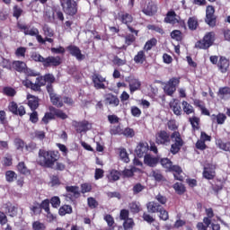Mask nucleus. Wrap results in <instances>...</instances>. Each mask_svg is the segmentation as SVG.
<instances>
[{
  "label": "nucleus",
  "mask_w": 230,
  "mask_h": 230,
  "mask_svg": "<svg viewBox=\"0 0 230 230\" xmlns=\"http://www.w3.org/2000/svg\"><path fill=\"white\" fill-rule=\"evenodd\" d=\"M60 155L58 151H46L40 149L39 151V163L40 166H45V168H53L55 163L58 161Z\"/></svg>",
  "instance_id": "f257e3e1"
},
{
  "label": "nucleus",
  "mask_w": 230,
  "mask_h": 230,
  "mask_svg": "<svg viewBox=\"0 0 230 230\" xmlns=\"http://www.w3.org/2000/svg\"><path fill=\"white\" fill-rule=\"evenodd\" d=\"M171 141L172 144L171 145L170 152L172 155H175L184 146V139H182V136L179 131H174L171 134Z\"/></svg>",
  "instance_id": "f03ea898"
},
{
  "label": "nucleus",
  "mask_w": 230,
  "mask_h": 230,
  "mask_svg": "<svg viewBox=\"0 0 230 230\" xmlns=\"http://www.w3.org/2000/svg\"><path fill=\"white\" fill-rule=\"evenodd\" d=\"M163 168H165L169 172H174V178L177 181H183L184 176L182 174V169L178 165H172V161L168 158H163L161 160Z\"/></svg>",
  "instance_id": "7ed1b4c3"
},
{
  "label": "nucleus",
  "mask_w": 230,
  "mask_h": 230,
  "mask_svg": "<svg viewBox=\"0 0 230 230\" xmlns=\"http://www.w3.org/2000/svg\"><path fill=\"white\" fill-rule=\"evenodd\" d=\"M216 37L217 35L214 31L207 32L203 39L195 44V48L199 49H208V48H211V45L215 43Z\"/></svg>",
  "instance_id": "20e7f679"
},
{
  "label": "nucleus",
  "mask_w": 230,
  "mask_h": 230,
  "mask_svg": "<svg viewBox=\"0 0 230 230\" xmlns=\"http://www.w3.org/2000/svg\"><path fill=\"white\" fill-rule=\"evenodd\" d=\"M181 84V80L177 77L171 78L164 85V91L168 96H172L177 91V85Z\"/></svg>",
  "instance_id": "39448f33"
},
{
  "label": "nucleus",
  "mask_w": 230,
  "mask_h": 230,
  "mask_svg": "<svg viewBox=\"0 0 230 230\" xmlns=\"http://www.w3.org/2000/svg\"><path fill=\"white\" fill-rule=\"evenodd\" d=\"M155 141L157 145H169L171 143L170 133L166 130H160L155 135Z\"/></svg>",
  "instance_id": "423d86ee"
},
{
  "label": "nucleus",
  "mask_w": 230,
  "mask_h": 230,
  "mask_svg": "<svg viewBox=\"0 0 230 230\" xmlns=\"http://www.w3.org/2000/svg\"><path fill=\"white\" fill-rule=\"evenodd\" d=\"M205 22L214 28L217 26V18L215 17V7L208 5L206 10V19Z\"/></svg>",
  "instance_id": "0eeeda50"
},
{
  "label": "nucleus",
  "mask_w": 230,
  "mask_h": 230,
  "mask_svg": "<svg viewBox=\"0 0 230 230\" xmlns=\"http://www.w3.org/2000/svg\"><path fill=\"white\" fill-rule=\"evenodd\" d=\"M65 13L66 15H76L78 13V4L75 0H67L66 2V6L63 7Z\"/></svg>",
  "instance_id": "6e6552de"
},
{
  "label": "nucleus",
  "mask_w": 230,
  "mask_h": 230,
  "mask_svg": "<svg viewBox=\"0 0 230 230\" xmlns=\"http://www.w3.org/2000/svg\"><path fill=\"white\" fill-rule=\"evenodd\" d=\"M13 66L16 71L19 73H27L29 76H37V74L33 72V70L26 68V63L22 61H14Z\"/></svg>",
  "instance_id": "1a4fd4ad"
},
{
  "label": "nucleus",
  "mask_w": 230,
  "mask_h": 230,
  "mask_svg": "<svg viewBox=\"0 0 230 230\" xmlns=\"http://www.w3.org/2000/svg\"><path fill=\"white\" fill-rule=\"evenodd\" d=\"M127 82L129 85V91L131 94L133 93H136V91H139V89H141V81H139V79L129 76L127 78Z\"/></svg>",
  "instance_id": "9d476101"
},
{
  "label": "nucleus",
  "mask_w": 230,
  "mask_h": 230,
  "mask_svg": "<svg viewBox=\"0 0 230 230\" xmlns=\"http://www.w3.org/2000/svg\"><path fill=\"white\" fill-rule=\"evenodd\" d=\"M74 127L76 132L82 134V132H87V130H91L92 125L87 120H83L81 122H74Z\"/></svg>",
  "instance_id": "9b49d317"
},
{
  "label": "nucleus",
  "mask_w": 230,
  "mask_h": 230,
  "mask_svg": "<svg viewBox=\"0 0 230 230\" xmlns=\"http://www.w3.org/2000/svg\"><path fill=\"white\" fill-rule=\"evenodd\" d=\"M8 109L10 112H13V114H16L18 116H24V114H26V110L24 109V106H18L15 102H10Z\"/></svg>",
  "instance_id": "f8f14e48"
},
{
  "label": "nucleus",
  "mask_w": 230,
  "mask_h": 230,
  "mask_svg": "<svg viewBox=\"0 0 230 230\" xmlns=\"http://www.w3.org/2000/svg\"><path fill=\"white\" fill-rule=\"evenodd\" d=\"M93 82L95 89H105V82L107 80L101 75L94 74L93 75Z\"/></svg>",
  "instance_id": "ddd939ff"
},
{
  "label": "nucleus",
  "mask_w": 230,
  "mask_h": 230,
  "mask_svg": "<svg viewBox=\"0 0 230 230\" xmlns=\"http://www.w3.org/2000/svg\"><path fill=\"white\" fill-rule=\"evenodd\" d=\"M217 167L213 164L204 167L203 177L208 181H212L214 177H216L217 172H215Z\"/></svg>",
  "instance_id": "4468645a"
},
{
  "label": "nucleus",
  "mask_w": 230,
  "mask_h": 230,
  "mask_svg": "<svg viewBox=\"0 0 230 230\" xmlns=\"http://www.w3.org/2000/svg\"><path fill=\"white\" fill-rule=\"evenodd\" d=\"M66 49L69 51L70 55L75 57L77 60H84V58H85V56L82 54V50L75 45L68 46Z\"/></svg>",
  "instance_id": "2eb2a0df"
},
{
  "label": "nucleus",
  "mask_w": 230,
  "mask_h": 230,
  "mask_svg": "<svg viewBox=\"0 0 230 230\" xmlns=\"http://www.w3.org/2000/svg\"><path fill=\"white\" fill-rule=\"evenodd\" d=\"M159 163V158L157 156H154L152 155H144V164L149 166L150 168H154L157 166Z\"/></svg>",
  "instance_id": "dca6fc26"
},
{
  "label": "nucleus",
  "mask_w": 230,
  "mask_h": 230,
  "mask_svg": "<svg viewBox=\"0 0 230 230\" xmlns=\"http://www.w3.org/2000/svg\"><path fill=\"white\" fill-rule=\"evenodd\" d=\"M61 64V59L60 57H49L45 58L43 62L44 67H49L51 66H60Z\"/></svg>",
  "instance_id": "f3484780"
},
{
  "label": "nucleus",
  "mask_w": 230,
  "mask_h": 230,
  "mask_svg": "<svg viewBox=\"0 0 230 230\" xmlns=\"http://www.w3.org/2000/svg\"><path fill=\"white\" fill-rule=\"evenodd\" d=\"M150 150L148 146V143L143 142L138 144V146L136 148V154L137 157H143V155H147L146 153Z\"/></svg>",
  "instance_id": "a211bd4d"
},
{
  "label": "nucleus",
  "mask_w": 230,
  "mask_h": 230,
  "mask_svg": "<svg viewBox=\"0 0 230 230\" xmlns=\"http://www.w3.org/2000/svg\"><path fill=\"white\" fill-rule=\"evenodd\" d=\"M217 67L221 73H227V69H229V59L221 57L217 62Z\"/></svg>",
  "instance_id": "6ab92c4d"
},
{
  "label": "nucleus",
  "mask_w": 230,
  "mask_h": 230,
  "mask_svg": "<svg viewBox=\"0 0 230 230\" xmlns=\"http://www.w3.org/2000/svg\"><path fill=\"white\" fill-rule=\"evenodd\" d=\"M212 123H217V125H224L226 123V119H227V116L224 113H218L217 115L210 116Z\"/></svg>",
  "instance_id": "aec40b11"
},
{
  "label": "nucleus",
  "mask_w": 230,
  "mask_h": 230,
  "mask_svg": "<svg viewBox=\"0 0 230 230\" xmlns=\"http://www.w3.org/2000/svg\"><path fill=\"white\" fill-rule=\"evenodd\" d=\"M143 13L145 15L152 16L155 12H157V6L154 4L153 3L148 2L145 7L142 9Z\"/></svg>",
  "instance_id": "412c9836"
},
{
  "label": "nucleus",
  "mask_w": 230,
  "mask_h": 230,
  "mask_svg": "<svg viewBox=\"0 0 230 230\" xmlns=\"http://www.w3.org/2000/svg\"><path fill=\"white\" fill-rule=\"evenodd\" d=\"M28 105L31 111H35L39 108V98L31 94L27 95Z\"/></svg>",
  "instance_id": "4be33fe9"
},
{
  "label": "nucleus",
  "mask_w": 230,
  "mask_h": 230,
  "mask_svg": "<svg viewBox=\"0 0 230 230\" xmlns=\"http://www.w3.org/2000/svg\"><path fill=\"white\" fill-rule=\"evenodd\" d=\"M164 21L165 22H169V24H177L181 21V18L175 14V12H169Z\"/></svg>",
  "instance_id": "5701e85b"
},
{
  "label": "nucleus",
  "mask_w": 230,
  "mask_h": 230,
  "mask_svg": "<svg viewBox=\"0 0 230 230\" xmlns=\"http://www.w3.org/2000/svg\"><path fill=\"white\" fill-rule=\"evenodd\" d=\"M105 101L106 103H108V105H111V107H118V105H119V99L118 96L111 93L106 95Z\"/></svg>",
  "instance_id": "b1692460"
},
{
  "label": "nucleus",
  "mask_w": 230,
  "mask_h": 230,
  "mask_svg": "<svg viewBox=\"0 0 230 230\" xmlns=\"http://www.w3.org/2000/svg\"><path fill=\"white\" fill-rule=\"evenodd\" d=\"M170 107L176 116H181V114H182V108H181V103H179V101L173 100L171 102Z\"/></svg>",
  "instance_id": "393cba45"
},
{
  "label": "nucleus",
  "mask_w": 230,
  "mask_h": 230,
  "mask_svg": "<svg viewBox=\"0 0 230 230\" xmlns=\"http://www.w3.org/2000/svg\"><path fill=\"white\" fill-rule=\"evenodd\" d=\"M217 148L224 150V152H230V142H224L222 139H217L216 141Z\"/></svg>",
  "instance_id": "a878e982"
},
{
  "label": "nucleus",
  "mask_w": 230,
  "mask_h": 230,
  "mask_svg": "<svg viewBox=\"0 0 230 230\" xmlns=\"http://www.w3.org/2000/svg\"><path fill=\"white\" fill-rule=\"evenodd\" d=\"M211 226V219L209 217H204L203 223L199 222L197 224L198 230H208V228Z\"/></svg>",
  "instance_id": "bb28decb"
},
{
  "label": "nucleus",
  "mask_w": 230,
  "mask_h": 230,
  "mask_svg": "<svg viewBox=\"0 0 230 230\" xmlns=\"http://www.w3.org/2000/svg\"><path fill=\"white\" fill-rule=\"evenodd\" d=\"M149 213H159L161 209V205L155 203V201H150L146 205Z\"/></svg>",
  "instance_id": "cd10ccee"
},
{
  "label": "nucleus",
  "mask_w": 230,
  "mask_h": 230,
  "mask_svg": "<svg viewBox=\"0 0 230 230\" xmlns=\"http://www.w3.org/2000/svg\"><path fill=\"white\" fill-rule=\"evenodd\" d=\"M66 190L69 195L75 197V199L80 197V190L76 186H66Z\"/></svg>",
  "instance_id": "c85d7f7f"
},
{
  "label": "nucleus",
  "mask_w": 230,
  "mask_h": 230,
  "mask_svg": "<svg viewBox=\"0 0 230 230\" xmlns=\"http://www.w3.org/2000/svg\"><path fill=\"white\" fill-rule=\"evenodd\" d=\"M71 213H73V208L69 205H64L58 210L60 217H66V215H71Z\"/></svg>",
  "instance_id": "c756f323"
},
{
  "label": "nucleus",
  "mask_w": 230,
  "mask_h": 230,
  "mask_svg": "<svg viewBox=\"0 0 230 230\" xmlns=\"http://www.w3.org/2000/svg\"><path fill=\"white\" fill-rule=\"evenodd\" d=\"M145 60H146V56L143 50L138 51L137 54L134 57V62L136 64H143Z\"/></svg>",
  "instance_id": "7c9ffc66"
},
{
  "label": "nucleus",
  "mask_w": 230,
  "mask_h": 230,
  "mask_svg": "<svg viewBox=\"0 0 230 230\" xmlns=\"http://www.w3.org/2000/svg\"><path fill=\"white\" fill-rule=\"evenodd\" d=\"M50 102L55 105L56 107H63L64 103L62 102V98L60 96L54 93V95H50Z\"/></svg>",
  "instance_id": "2f4dec72"
},
{
  "label": "nucleus",
  "mask_w": 230,
  "mask_h": 230,
  "mask_svg": "<svg viewBox=\"0 0 230 230\" xmlns=\"http://www.w3.org/2000/svg\"><path fill=\"white\" fill-rule=\"evenodd\" d=\"M218 96L223 100H226V98H230V88L229 87L220 88L218 91Z\"/></svg>",
  "instance_id": "473e14b6"
},
{
  "label": "nucleus",
  "mask_w": 230,
  "mask_h": 230,
  "mask_svg": "<svg viewBox=\"0 0 230 230\" xmlns=\"http://www.w3.org/2000/svg\"><path fill=\"white\" fill-rule=\"evenodd\" d=\"M198 26H199V20L197 19V17L195 16L190 17L188 20V27L193 31V30H197Z\"/></svg>",
  "instance_id": "72a5a7b5"
},
{
  "label": "nucleus",
  "mask_w": 230,
  "mask_h": 230,
  "mask_svg": "<svg viewBox=\"0 0 230 230\" xmlns=\"http://www.w3.org/2000/svg\"><path fill=\"white\" fill-rule=\"evenodd\" d=\"M183 111L186 112L187 114H193L195 112V110L193 109V106L190 104L188 102L183 101L181 102Z\"/></svg>",
  "instance_id": "f704fd0d"
},
{
  "label": "nucleus",
  "mask_w": 230,
  "mask_h": 230,
  "mask_svg": "<svg viewBox=\"0 0 230 230\" xmlns=\"http://www.w3.org/2000/svg\"><path fill=\"white\" fill-rule=\"evenodd\" d=\"M151 177H154L155 181H156L157 182H161V181H164V177L163 176V174L161 173V171L159 170H153L151 172Z\"/></svg>",
  "instance_id": "c9c22d12"
},
{
  "label": "nucleus",
  "mask_w": 230,
  "mask_h": 230,
  "mask_svg": "<svg viewBox=\"0 0 230 230\" xmlns=\"http://www.w3.org/2000/svg\"><path fill=\"white\" fill-rule=\"evenodd\" d=\"M134 226H136V223H134V219L127 218L126 220H124L123 227L125 230L134 229Z\"/></svg>",
  "instance_id": "e433bc0d"
},
{
  "label": "nucleus",
  "mask_w": 230,
  "mask_h": 230,
  "mask_svg": "<svg viewBox=\"0 0 230 230\" xmlns=\"http://www.w3.org/2000/svg\"><path fill=\"white\" fill-rule=\"evenodd\" d=\"M17 179V173L13 171H7L5 172V180L7 182H13Z\"/></svg>",
  "instance_id": "4c0bfd02"
},
{
  "label": "nucleus",
  "mask_w": 230,
  "mask_h": 230,
  "mask_svg": "<svg viewBox=\"0 0 230 230\" xmlns=\"http://www.w3.org/2000/svg\"><path fill=\"white\" fill-rule=\"evenodd\" d=\"M173 190H175V191H176V193H178V195H182V193H184V191H186V188L181 182H176L173 185Z\"/></svg>",
  "instance_id": "58836bf2"
},
{
  "label": "nucleus",
  "mask_w": 230,
  "mask_h": 230,
  "mask_svg": "<svg viewBox=\"0 0 230 230\" xmlns=\"http://www.w3.org/2000/svg\"><path fill=\"white\" fill-rule=\"evenodd\" d=\"M155 44H157V40L155 38H153L146 42L144 49L146 51H150V49H152L154 46H155Z\"/></svg>",
  "instance_id": "ea45409f"
},
{
  "label": "nucleus",
  "mask_w": 230,
  "mask_h": 230,
  "mask_svg": "<svg viewBox=\"0 0 230 230\" xmlns=\"http://www.w3.org/2000/svg\"><path fill=\"white\" fill-rule=\"evenodd\" d=\"M32 230H46V224L40 220L32 222Z\"/></svg>",
  "instance_id": "a19ab883"
},
{
  "label": "nucleus",
  "mask_w": 230,
  "mask_h": 230,
  "mask_svg": "<svg viewBox=\"0 0 230 230\" xmlns=\"http://www.w3.org/2000/svg\"><path fill=\"white\" fill-rule=\"evenodd\" d=\"M120 21L123 24H130V22L134 21V18H132V15L126 13L120 16Z\"/></svg>",
  "instance_id": "79ce46f5"
},
{
  "label": "nucleus",
  "mask_w": 230,
  "mask_h": 230,
  "mask_svg": "<svg viewBox=\"0 0 230 230\" xmlns=\"http://www.w3.org/2000/svg\"><path fill=\"white\" fill-rule=\"evenodd\" d=\"M17 170L20 173H22L23 175L30 173V170H28V167H26L23 162L18 164Z\"/></svg>",
  "instance_id": "37998d69"
},
{
  "label": "nucleus",
  "mask_w": 230,
  "mask_h": 230,
  "mask_svg": "<svg viewBox=\"0 0 230 230\" xmlns=\"http://www.w3.org/2000/svg\"><path fill=\"white\" fill-rule=\"evenodd\" d=\"M129 209L131 213H139L141 211V205L137 202H132L129 204Z\"/></svg>",
  "instance_id": "c03bdc74"
},
{
  "label": "nucleus",
  "mask_w": 230,
  "mask_h": 230,
  "mask_svg": "<svg viewBox=\"0 0 230 230\" xmlns=\"http://www.w3.org/2000/svg\"><path fill=\"white\" fill-rule=\"evenodd\" d=\"M119 158L124 163H130V158H128V154L127 153V149H120V151H119Z\"/></svg>",
  "instance_id": "a18cd8bd"
},
{
  "label": "nucleus",
  "mask_w": 230,
  "mask_h": 230,
  "mask_svg": "<svg viewBox=\"0 0 230 230\" xmlns=\"http://www.w3.org/2000/svg\"><path fill=\"white\" fill-rule=\"evenodd\" d=\"M158 213L160 220H164V222H166V220H168V218L170 217V216L168 215V211H166V209L163 208L158 210Z\"/></svg>",
  "instance_id": "49530a36"
},
{
  "label": "nucleus",
  "mask_w": 230,
  "mask_h": 230,
  "mask_svg": "<svg viewBox=\"0 0 230 230\" xmlns=\"http://www.w3.org/2000/svg\"><path fill=\"white\" fill-rule=\"evenodd\" d=\"M24 35H30L31 37H35L36 35H39V29L27 27V30H25L24 31Z\"/></svg>",
  "instance_id": "de8ad7c7"
},
{
  "label": "nucleus",
  "mask_w": 230,
  "mask_h": 230,
  "mask_svg": "<svg viewBox=\"0 0 230 230\" xmlns=\"http://www.w3.org/2000/svg\"><path fill=\"white\" fill-rule=\"evenodd\" d=\"M171 37L174 40H182V32L181 31L175 30L171 32Z\"/></svg>",
  "instance_id": "09e8293b"
},
{
  "label": "nucleus",
  "mask_w": 230,
  "mask_h": 230,
  "mask_svg": "<svg viewBox=\"0 0 230 230\" xmlns=\"http://www.w3.org/2000/svg\"><path fill=\"white\" fill-rule=\"evenodd\" d=\"M190 121L194 130H199V123H200V119L197 117H192L190 119Z\"/></svg>",
  "instance_id": "8fccbe9b"
},
{
  "label": "nucleus",
  "mask_w": 230,
  "mask_h": 230,
  "mask_svg": "<svg viewBox=\"0 0 230 230\" xmlns=\"http://www.w3.org/2000/svg\"><path fill=\"white\" fill-rule=\"evenodd\" d=\"M110 181H119V172L116 170H112L108 176Z\"/></svg>",
  "instance_id": "3c124183"
},
{
  "label": "nucleus",
  "mask_w": 230,
  "mask_h": 230,
  "mask_svg": "<svg viewBox=\"0 0 230 230\" xmlns=\"http://www.w3.org/2000/svg\"><path fill=\"white\" fill-rule=\"evenodd\" d=\"M122 135L126 137H134V136H136V132L132 128H127L122 130Z\"/></svg>",
  "instance_id": "603ef678"
},
{
  "label": "nucleus",
  "mask_w": 230,
  "mask_h": 230,
  "mask_svg": "<svg viewBox=\"0 0 230 230\" xmlns=\"http://www.w3.org/2000/svg\"><path fill=\"white\" fill-rule=\"evenodd\" d=\"M137 168L136 167H131L130 169H125L122 172V175L124 177H132V175H134V172H137Z\"/></svg>",
  "instance_id": "864d4df0"
},
{
  "label": "nucleus",
  "mask_w": 230,
  "mask_h": 230,
  "mask_svg": "<svg viewBox=\"0 0 230 230\" xmlns=\"http://www.w3.org/2000/svg\"><path fill=\"white\" fill-rule=\"evenodd\" d=\"M110 132H111V136L123 135V129H121V127H119V126L113 127Z\"/></svg>",
  "instance_id": "5fc2aeb1"
},
{
  "label": "nucleus",
  "mask_w": 230,
  "mask_h": 230,
  "mask_svg": "<svg viewBox=\"0 0 230 230\" xmlns=\"http://www.w3.org/2000/svg\"><path fill=\"white\" fill-rule=\"evenodd\" d=\"M50 204L52 206V208H60V198L54 196L51 198L50 199Z\"/></svg>",
  "instance_id": "6e6d98bb"
},
{
  "label": "nucleus",
  "mask_w": 230,
  "mask_h": 230,
  "mask_svg": "<svg viewBox=\"0 0 230 230\" xmlns=\"http://www.w3.org/2000/svg\"><path fill=\"white\" fill-rule=\"evenodd\" d=\"M54 116L60 118V119H67V114L64 113L61 110L54 109Z\"/></svg>",
  "instance_id": "4d7b16f0"
},
{
  "label": "nucleus",
  "mask_w": 230,
  "mask_h": 230,
  "mask_svg": "<svg viewBox=\"0 0 230 230\" xmlns=\"http://www.w3.org/2000/svg\"><path fill=\"white\" fill-rule=\"evenodd\" d=\"M31 58L34 60V62H42V64H44V57L40 56V54L37 52L31 54Z\"/></svg>",
  "instance_id": "13d9d810"
},
{
  "label": "nucleus",
  "mask_w": 230,
  "mask_h": 230,
  "mask_svg": "<svg viewBox=\"0 0 230 230\" xmlns=\"http://www.w3.org/2000/svg\"><path fill=\"white\" fill-rule=\"evenodd\" d=\"M7 213L9 217H15L17 215V207L10 205L7 207Z\"/></svg>",
  "instance_id": "bf43d9fd"
},
{
  "label": "nucleus",
  "mask_w": 230,
  "mask_h": 230,
  "mask_svg": "<svg viewBox=\"0 0 230 230\" xmlns=\"http://www.w3.org/2000/svg\"><path fill=\"white\" fill-rule=\"evenodd\" d=\"M16 93L15 89L12 87L4 88V94H5V96H15Z\"/></svg>",
  "instance_id": "052dcab7"
},
{
  "label": "nucleus",
  "mask_w": 230,
  "mask_h": 230,
  "mask_svg": "<svg viewBox=\"0 0 230 230\" xmlns=\"http://www.w3.org/2000/svg\"><path fill=\"white\" fill-rule=\"evenodd\" d=\"M167 127L169 130H177L179 128V125H177V121L171 119L167 122Z\"/></svg>",
  "instance_id": "680f3d73"
},
{
  "label": "nucleus",
  "mask_w": 230,
  "mask_h": 230,
  "mask_svg": "<svg viewBox=\"0 0 230 230\" xmlns=\"http://www.w3.org/2000/svg\"><path fill=\"white\" fill-rule=\"evenodd\" d=\"M40 204L39 203H33V205L31 206V211H32L34 215H39V213H40Z\"/></svg>",
  "instance_id": "e2e57ef3"
},
{
  "label": "nucleus",
  "mask_w": 230,
  "mask_h": 230,
  "mask_svg": "<svg viewBox=\"0 0 230 230\" xmlns=\"http://www.w3.org/2000/svg\"><path fill=\"white\" fill-rule=\"evenodd\" d=\"M93 190V187L89 183H83L81 185L82 193H89Z\"/></svg>",
  "instance_id": "0e129e2a"
},
{
  "label": "nucleus",
  "mask_w": 230,
  "mask_h": 230,
  "mask_svg": "<svg viewBox=\"0 0 230 230\" xmlns=\"http://www.w3.org/2000/svg\"><path fill=\"white\" fill-rule=\"evenodd\" d=\"M131 114L135 118H139L141 116V110L137 106L131 107Z\"/></svg>",
  "instance_id": "69168bd1"
},
{
  "label": "nucleus",
  "mask_w": 230,
  "mask_h": 230,
  "mask_svg": "<svg viewBox=\"0 0 230 230\" xmlns=\"http://www.w3.org/2000/svg\"><path fill=\"white\" fill-rule=\"evenodd\" d=\"M43 31H44V35H46V37H53V35H54L53 30H51V28H49V26H48V25L43 26Z\"/></svg>",
  "instance_id": "338daca9"
},
{
  "label": "nucleus",
  "mask_w": 230,
  "mask_h": 230,
  "mask_svg": "<svg viewBox=\"0 0 230 230\" xmlns=\"http://www.w3.org/2000/svg\"><path fill=\"white\" fill-rule=\"evenodd\" d=\"M15 55L17 57H25V55H26V48H24V47L18 48L16 49V51H15Z\"/></svg>",
  "instance_id": "774afa93"
}]
</instances>
